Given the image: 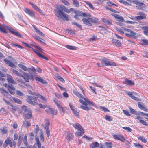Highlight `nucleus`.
<instances>
[{"label": "nucleus", "instance_id": "f257e3e1", "mask_svg": "<svg viewBox=\"0 0 148 148\" xmlns=\"http://www.w3.org/2000/svg\"><path fill=\"white\" fill-rule=\"evenodd\" d=\"M73 10V8H71L69 10L66 8L65 6L63 5H60L56 7V12L57 14L56 15L58 18H60L64 20L68 21L69 16V15L65 13V12L67 13H69L71 11Z\"/></svg>", "mask_w": 148, "mask_h": 148}, {"label": "nucleus", "instance_id": "f03ea898", "mask_svg": "<svg viewBox=\"0 0 148 148\" xmlns=\"http://www.w3.org/2000/svg\"><path fill=\"white\" fill-rule=\"evenodd\" d=\"M22 109L24 112L23 113L24 117L26 119H30L32 117V113L30 109H27L26 106L23 105L22 106Z\"/></svg>", "mask_w": 148, "mask_h": 148}, {"label": "nucleus", "instance_id": "7ed1b4c3", "mask_svg": "<svg viewBox=\"0 0 148 148\" xmlns=\"http://www.w3.org/2000/svg\"><path fill=\"white\" fill-rule=\"evenodd\" d=\"M82 21L83 23L89 26H92V23H97L98 22V19L96 18H89L88 19L83 18Z\"/></svg>", "mask_w": 148, "mask_h": 148}, {"label": "nucleus", "instance_id": "20e7f679", "mask_svg": "<svg viewBox=\"0 0 148 148\" xmlns=\"http://www.w3.org/2000/svg\"><path fill=\"white\" fill-rule=\"evenodd\" d=\"M101 65L102 66H116V64L110 61V60L106 58H103L100 59Z\"/></svg>", "mask_w": 148, "mask_h": 148}, {"label": "nucleus", "instance_id": "39448f33", "mask_svg": "<svg viewBox=\"0 0 148 148\" xmlns=\"http://www.w3.org/2000/svg\"><path fill=\"white\" fill-rule=\"evenodd\" d=\"M73 92L74 94L78 98L80 97L84 99L85 101L89 104V106L91 105L92 106H95L94 104L93 103L89 101L88 99L84 97V96L82 94L80 93L76 90H73Z\"/></svg>", "mask_w": 148, "mask_h": 148}, {"label": "nucleus", "instance_id": "423d86ee", "mask_svg": "<svg viewBox=\"0 0 148 148\" xmlns=\"http://www.w3.org/2000/svg\"><path fill=\"white\" fill-rule=\"evenodd\" d=\"M79 101L83 105H80V107L82 109L86 111H88L91 109V107L90 106H88V103L86 101H84V100L81 99H79Z\"/></svg>", "mask_w": 148, "mask_h": 148}, {"label": "nucleus", "instance_id": "0eeeda50", "mask_svg": "<svg viewBox=\"0 0 148 148\" xmlns=\"http://www.w3.org/2000/svg\"><path fill=\"white\" fill-rule=\"evenodd\" d=\"M37 99V97L34 96H29L27 99V101L29 103L35 106L37 104L35 101H36Z\"/></svg>", "mask_w": 148, "mask_h": 148}, {"label": "nucleus", "instance_id": "6e6552de", "mask_svg": "<svg viewBox=\"0 0 148 148\" xmlns=\"http://www.w3.org/2000/svg\"><path fill=\"white\" fill-rule=\"evenodd\" d=\"M112 136L114 139L120 140L122 142H123L125 140V137L121 134H117L113 135Z\"/></svg>", "mask_w": 148, "mask_h": 148}, {"label": "nucleus", "instance_id": "1a4fd4ad", "mask_svg": "<svg viewBox=\"0 0 148 148\" xmlns=\"http://www.w3.org/2000/svg\"><path fill=\"white\" fill-rule=\"evenodd\" d=\"M65 136V139L68 142L71 140L73 139V136L72 133L69 131L66 132Z\"/></svg>", "mask_w": 148, "mask_h": 148}, {"label": "nucleus", "instance_id": "9d476101", "mask_svg": "<svg viewBox=\"0 0 148 148\" xmlns=\"http://www.w3.org/2000/svg\"><path fill=\"white\" fill-rule=\"evenodd\" d=\"M6 27L12 33L14 34L16 36L20 38H21L22 37V36L21 34H20L18 32L16 31L13 29L9 28L7 27Z\"/></svg>", "mask_w": 148, "mask_h": 148}, {"label": "nucleus", "instance_id": "9b49d317", "mask_svg": "<svg viewBox=\"0 0 148 148\" xmlns=\"http://www.w3.org/2000/svg\"><path fill=\"white\" fill-rule=\"evenodd\" d=\"M24 11L27 14L31 17H34V12L32 10L27 8H25L23 9Z\"/></svg>", "mask_w": 148, "mask_h": 148}, {"label": "nucleus", "instance_id": "f8f14e48", "mask_svg": "<svg viewBox=\"0 0 148 148\" xmlns=\"http://www.w3.org/2000/svg\"><path fill=\"white\" fill-rule=\"evenodd\" d=\"M46 111L49 113L53 115H56L57 113V111L56 110L53 108H48L46 110Z\"/></svg>", "mask_w": 148, "mask_h": 148}, {"label": "nucleus", "instance_id": "ddd939ff", "mask_svg": "<svg viewBox=\"0 0 148 148\" xmlns=\"http://www.w3.org/2000/svg\"><path fill=\"white\" fill-rule=\"evenodd\" d=\"M69 105L70 108L72 110L73 113L76 116H78V113L79 111L77 109L75 108L70 103H69Z\"/></svg>", "mask_w": 148, "mask_h": 148}, {"label": "nucleus", "instance_id": "4468645a", "mask_svg": "<svg viewBox=\"0 0 148 148\" xmlns=\"http://www.w3.org/2000/svg\"><path fill=\"white\" fill-rule=\"evenodd\" d=\"M7 80L9 83L14 84H17L16 82L14 80L13 77L7 74Z\"/></svg>", "mask_w": 148, "mask_h": 148}, {"label": "nucleus", "instance_id": "2eb2a0df", "mask_svg": "<svg viewBox=\"0 0 148 148\" xmlns=\"http://www.w3.org/2000/svg\"><path fill=\"white\" fill-rule=\"evenodd\" d=\"M7 88L10 92L12 94H14L15 93V88L12 85H10L8 86Z\"/></svg>", "mask_w": 148, "mask_h": 148}, {"label": "nucleus", "instance_id": "dca6fc26", "mask_svg": "<svg viewBox=\"0 0 148 148\" xmlns=\"http://www.w3.org/2000/svg\"><path fill=\"white\" fill-rule=\"evenodd\" d=\"M35 80L36 81L40 82L43 84H47V82L43 79L41 77H35Z\"/></svg>", "mask_w": 148, "mask_h": 148}, {"label": "nucleus", "instance_id": "f3484780", "mask_svg": "<svg viewBox=\"0 0 148 148\" xmlns=\"http://www.w3.org/2000/svg\"><path fill=\"white\" fill-rule=\"evenodd\" d=\"M125 30L129 32L131 38H134L136 34L133 31L127 29H124Z\"/></svg>", "mask_w": 148, "mask_h": 148}, {"label": "nucleus", "instance_id": "a211bd4d", "mask_svg": "<svg viewBox=\"0 0 148 148\" xmlns=\"http://www.w3.org/2000/svg\"><path fill=\"white\" fill-rule=\"evenodd\" d=\"M72 125L75 129L78 130L79 131H82V130L83 129L82 127L79 123L73 124Z\"/></svg>", "mask_w": 148, "mask_h": 148}, {"label": "nucleus", "instance_id": "6ab92c4d", "mask_svg": "<svg viewBox=\"0 0 148 148\" xmlns=\"http://www.w3.org/2000/svg\"><path fill=\"white\" fill-rule=\"evenodd\" d=\"M4 61L6 64H7L10 66L13 67L14 66V64L8 59H4Z\"/></svg>", "mask_w": 148, "mask_h": 148}, {"label": "nucleus", "instance_id": "aec40b11", "mask_svg": "<svg viewBox=\"0 0 148 148\" xmlns=\"http://www.w3.org/2000/svg\"><path fill=\"white\" fill-rule=\"evenodd\" d=\"M133 2L136 5H138L140 7H143L145 5L143 3H141L137 0H134Z\"/></svg>", "mask_w": 148, "mask_h": 148}, {"label": "nucleus", "instance_id": "412c9836", "mask_svg": "<svg viewBox=\"0 0 148 148\" xmlns=\"http://www.w3.org/2000/svg\"><path fill=\"white\" fill-rule=\"evenodd\" d=\"M101 20L103 22L107 25H108L110 26L112 25V22L111 20H109L105 18H102Z\"/></svg>", "mask_w": 148, "mask_h": 148}, {"label": "nucleus", "instance_id": "4be33fe9", "mask_svg": "<svg viewBox=\"0 0 148 148\" xmlns=\"http://www.w3.org/2000/svg\"><path fill=\"white\" fill-rule=\"evenodd\" d=\"M123 83L124 84L127 85H134V83L133 81L126 79H125Z\"/></svg>", "mask_w": 148, "mask_h": 148}, {"label": "nucleus", "instance_id": "5701e85b", "mask_svg": "<svg viewBox=\"0 0 148 148\" xmlns=\"http://www.w3.org/2000/svg\"><path fill=\"white\" fill-rule=\"evenodd\" d=\"M33 28L34 29L35 32L39 34L40 36H44V34L39 30L34 25H32Z\"/></svg>", "mask_w": 148, "mask_h": 148}, {"label": "nucleus", "instance_id": "b1692460", "mask_svg": "<svg viewBox=\"0 0 148 148\" xmlns=\"http://www.w3.org/2000/svg\"><path fill=\"white\" fill-rule=\"evenodd\" d=\"M112 42L113 43H114L117 47H119L121 46V43L118 40H116L115 39H113L112 40Z\"/></svg>", "mask_w": 148, "mask_h": 148}, {"label": "nucleus", "instance_id": "393cba45", "mask_svg": "<svg viewBox=\"0 0 148 148\" xmlns=\"http://www.w3.org/2000/svg\"><path fill=\"white\" fill-rule=\"evenodd\" d=\"M23 125L24 126H30L31 125V123L29 121H27L26 120H25L23 121Z\"/></svg>", "mask_w": 148, "mask_h": 148}, {"label": "nucleus", "instance_id": "a878e982", "mask_svg": "<svg viewBox=\"0 0 148 148\" xmlns=\"http://www.w3.org/2000/svg\"><path fill=\"white\" fill-rule=\"evenodd\" d=\"M50 125V123L49 120L48 119H46L45 124L42 123V125L44 127V128H45V127L46 126L47 127H49Z\"/></svg>", "mask_w": 148, "mask_h": 148}, {"label": "nucleus", "instance_id": "bb28decb", "mask_svg": "<svg viewBox=\"0 0 148 148\" xmlns=\"http://www.w3.org/2000/svg\"><path fill=\"white\" fill-rule=\"evenodd\" d=\"M99 144L98 143L95 142L94 143H92L90 145V147L91 148H96L98 147Z\"/></svg>", "mask_w": 148, "mask_h": 148}, {"label": "nucleus", "instance_id": "cd10ccee", "mask_svg": "<svg viewBox=\"0 0 148 148\" xmlns=\"http://www.w3.org/2000/svg\"><path fill=\"white\" fill-rule=\"evenodd\" d=\"M144 34L148 36V27H143Z\"/></svg>", "mask_w": 148, "mask_h": 148}, {"label": "nucleus", "instance_id": "c85d7f7f", "mask_svg": "<svg viewBox=\"0 0 148 148\" xmlns=\"http://www.w3.org/2000/svg\"><path fill=\"white\" fill-rule=\"evenodd\" d=\"M24 79L25 81L27 82H29V75L27 74H25L22 77Z\"/></svg>", "mask_w": 148, "mask_h": 148}, {"label": "nucleus", "instance_id": "c756f323", "mask_svg": "<svg viewBox=\"0 0 148 148\" xmlns=\"http://www.w3.org/2000/svg\"><path fill=\"white\" fill-rule=\"evenodd\" d=\"M29 4L31 5L32 7L36 10L38 11L39 12H40L41 10L40 9L38 8V7L36 6L35 4H34L32 3L31 2H29Z\"/></svg>", "mask_w": 148, "mask_h": 148}, {"label": "nucleus", "instance_id": "7c9ffc66", "mask_svg": "<svg viewBox=\"0 0 148 148\" xmlns=\"http://www.w3.org/2000/svg\"><path fill=\"white\" fill-rule=\"evenodd\" d=\"M11 70L13 72V73L16 74L17 76L21 77H23V75H22L20 73L16 70H14L13 69H11Z\"/></svg>", "mask_w": 148, "mask_h": 148}, {"label": "nucleus", "instance_id": "2f4dec72", "mask_svg": "<svg viewBox=\"0 0 148 148\" xmlns=\"http://www.w3.org/2000/svg\"><path fill=\"white\" fill-rule=\"evenodd\" d=\"M82 131H80V132H77L76 133V135L77 136H82V134L84 133V129H82Z\"/></svg>", "mask_w": 148, "mask_h": 148}, {"label": "nucleus", "instance_id": "473e14b6", "mask_svg": "<svg viewBox=\"0 0 148 148\" xmlns=\"http://www.w3.org/2000/svg\"><path fill=\"white\" fill-rule=\"evenodd\" d=\"M115 29L118 31L119 33H120L121 34H124L123 32V28H121L120 29L118 28L117 27H115Z\"/></svg>", "mask_w": 148, "mask_h": 148}, {"label": "nucleus", "instance_id": "72a5a7b5", "mask_svg": "<svg viewBox=\"0 0 148 148\" xmlns=\"http://www.w3.org/2000/svg\"><path fill=\"white\" fill-rule=\"evenodd\" d=\"M130 109L131 113H132L134 114L137 115H139V112H137L136 111H135L134 109L132 108L131 107L130 108Z\"/></svg>", "mask_w": 148, "mask_h": 148}, {"label": "nucleus", "instance_id": "f704fd0d", "mask_svg": "<svg viewBox=\"0 0 148 148\" xmlns=\"http://www.w3.org/2000/svg\"><path fill=\"white\" fill-rule=\"evenodd\" d=\"M3 100L7 104L9 105L13 109H14L15 108V106H13L12 104H11L8 101L6 100L5 99H3Z\"/></svg>", "mask_w": 148, "mask_h": 148}, {"label": "nucleus", "instance_id": "c9c22d12", "mask_svg": "<svg viewBox=\"0 0 148 148\" xmlns=\"http://www.w3.org/2000/svg\"><path fill=\"white\" fill-rule=\"evenodd\" d=\"M60 110V112L62 115H64L65 112V110L63 107L61 106L58 108Z\"/></svg>", "mask_w": 148, "mask_h": 148}, {"label": "nucleus", "instance_id": "e433bc0d", "mask_svg": "<svg viewBox=\"0 0 148 148\" xmlns=\"http://www.w3.org/2000/svg\"><path fill=\"white\" fill-rule=\"evenodd\" d=\"M53 101L55 104H56L58 108L61 106L60 105V102L56 99H54Z\"/></svg>", "mask_w": 148, "mask_h": 148}, {"label": "nucleus", "instance_id": "4c0bfd02", "mask_svg": "<svg viewBox=\"0 0 148 148\" xmlns=\"http://www.w3.org/2000/svg\"><path fill=\"white\" fill-rule=\"evenodd\" d=\"M142 42L141 44L142 45H148V40L146 39H142Z\"/></svg>", "mask_w": 148, "mask_h": 148}, {"label": "nucleus", "instance_id": "58836bf2", "mask_svg": "<svg viewBox=\"0 0 148 148\" xmlns=\"http://www.w3.org/2000/svg\"><path fill=\"white\" fill-rule=\"evenodd\" d=\"M106 146V148H112L111 142H105L104 144Z\"/></svg>", "mask_w": 148, "mask_h": 148}, {"label": "nucleus", "instance_id": "ea45409f", "mask_svg": "<svg viewBox=\"0 0 148 148\" xmlns=\"http://www.w3.org/2000/svg\"><path fill=\"white\" fill-rule=\"evenodd\" d=\"M73 25H75L78 28L80 29V30H82V26L81 25L78 24L77 23L75 22H73L72 23Z\"/></svg>", "mask_w": 148, "mask_h": 148}, {"label": "nucleus", "instance_id": "a19ab883", "mask_svg": "<svg viewBox=\"0 0 148 148\" xmlns=\"http://www.w3.org/2000/svg\"><path fill=\"white\" fill-rule=\"evenodd\" d=\"M45 132L47 135V136L49 137L50 135V130L49 127H45Z\"/></svg>", "mask_w": 148, "mask_h": 148}, {"label": "nucleus", "instance_id": "79ce46f5", "mask_svg": "<svg viewBox=\"0 0 148 148\" xmlns=\"http://www.w3.org/2000/svg\"><path fill=\"white\" fill-rule=\"evenodd\" d=\"M13 99L15 103L19 104H22V102L20 99L16 98H14Z\"/></svg>", "mask_w": 148, "mask_h": 148}, {"label": "nucleus", "instance_id": "37998d69", "mask_svg": "<svg viewBox=\"0 0 148 148\" xmlns=\"http://www.w3.org/2000/svg\"><path fill=\"white\" fill-rule=\"evenodd\" d=\"M138 139L144 143H146L147 142V140L145 139V138L142 136L138 137Z\"/></svg>", "mask_w": 148, "mask_h": 148}, {"label": "nucleus", "instance_id": "c03bdc74", "mask_svg": "<svg viewBox=\"0 0 148 148\" xmlns=\"http://www.w3.org/2000/svg\"><path fill=\"white\" fill-rule=\"evenodd\" d=\"M138 13L139 16H141L144 19H145L146 18V16L144 13L142 12H139Z\"/></svg>", "mask_w": 148, "mask_h": 148}, {"label": "nucleus", "instance_id": "a18cd8bd", "mask_svg": "<svg viewBox=\"0 0 148 148\" xmlns=\"http://www.w3.org/2000/svg\"><path fill=\"white\" fill-rule=\"evenodd\" d=\"M18 65L20 68H21L24 71H27V67L23 64H18Z\"/></svg>", "mask_w": 148, "mask_h": 148}, {"label": "nucleus", "instance_id": "49530a36", "mask_svg": "<svg viewBox=\"0 0 148 148\" xmlns=\"http://www.w3.org/2000/svg\"><path fill=\"white\" fill-rule=\"evenodd\" d=\"M80 15L81 16L83 17H89V14L87 13H80Z\"/></svg>", "mask_w": 148, "mask_h": 148}, {"label": "nucleus", "instance_id": "de8ad7c7", "mask_svg": "<svg viewBox=\"0 0 148 148\" xmlns=\"http://www.w3.org/2000/svg\"><path fill=\"white\" fill-rule=\"evenodd\" d=\"M66 47L68 49L71 50L76 49L77 48L76 47L69 46V45H66Z\"/></svg>", "mask_w": 148, "mask_h": 148}, {"label": "nucleus", "instance_id": "09e8293b", "mask_svg": "<svg viewBox=\"0 0 148 148\" xmlns=\"http://www.w3.org/2000/svg\"><path fill=\"white\" fill-rule=\"evenodd\" d=\"M73 4L76 7H79V4L77 0H73Z\"/></svg>", "mask_w": 148, "mask_h": 148}, {"label": "nucleus", "instance_id": "8fccbe9b", "mask_svg": "<svg viewBox=\"0 0 148 148\" xmlns=\"http://www.w3.org/2000/svg\"><path fill=\"white\" fill-rule=\"evenodd\" d=\"M105 119L109 121H110L112 120V119L111 118V117L110 116H108L106 115L105 116Z\"/></svg>", "mask_w": 148, "mask_h": 148}, {"label": "nucleus", "instance_id": "3c124183", "mask_svg": "<svg viewBox=\"0 0 148 148\" xmlns=\"http://www.w3.org/2000/svg\"><path fill=\"white\" fill-rule=\"evenodd\" d=\"M23 139V138L20 136H19V138L18 139V146H20L21 144L22 140Z\"/></svg>", "mask_w": 148, "mask_h": 148}, {"label": "nucleus", "instance_id": "603ef678", "mask_svg": "<svg viewBox=\"0 0 148 148\" xmlns=\"http://www.w3.org/2000/svg\"><path fill=\"white\" fill-rule=\"evenodd\" d=\"M134 145L135 147H137L138 148H143V146L142 145H140L139 143H134Z\"/></svg>", "mask_w": 148, "mask_h": 148}, {"label": "nucleus", "instance_id": "864d4df0", "mask_svg": "<svg viewBox=\"0 0 148 148\" xmlns=\"http://www.w3.org/2000/svg\"><path fill=\"white\" fill-rule=\"evenodd\" d=\"M61 1L66 5L69 6L70 5V3L66 0H61Z\"/></svg>", "mask_w": 148, "mask_h": 148}, {"label": "nucleus", "instance_id": "5fc2aeb1", "mask_svg": "<svg viewBox=\"0 0 148 148\" xmlns=\"http://www.w3.org/2000/svg\"><path fill=\"white\" fill-rule=\"evenodd\" d=\"M122 128L123 129H124L125 130H127L129 132H131L132 130L129 127H123Z\"/></svg>", "mask_w": 148, "mask_h": 148}, {"label": "nucleus", "instance_id": "6e6d98bb", "mask_svg": "<svg viewBox=\"0 0 148 148\" xmlns=\"http://www.w3.org/2000/svg\"><path fill=\"white\" fill-rule=\"evenodd\" d=\"M86 4L88 5L89 7L91 9H94V8L91 3L89 2H86Z\"/></svg>", "mask_w": 148, "mask_h": 148}, {"label": "nucleus", "instance_id": "4d7b16f0", "mask_svg": "<svg viewBox=\"0 0 148 148\" xmlns=\"http://www.w3.org/2000/svg\"><path fill=\"white\" fill-rule=\"evenodd\" d=\"M38 96L42 100H43L45 101H47V99L45 97H43L42 96L40 95H38Z\"/></svg>", "mask_w": 148, "mask_h": 148}, {"label": "nucleus", "instance_id": "13d9d810", "mask_svg": "<svg viewBox=\"0 0 148 148\" xmlns=\"http://www.w3.org/2000/svg\"><path fill=\"white\" fill-rule=\"evenodd\" d=\"M82 138H85L86 140H90L93 139V138L88 137L86 135H84V136L82 137Z\"/></svg>", "mask_w": 148, "mask_h": 148}, {"label": "nucleus", "instance_id": "bf43d9fd", "mask_svg": "<svg viewBox=\"0 0 148 148\" xmlns=\"http://www.w3.org/2000/svg\"><path fill=\"white\" fill-rule=\"evenodd\" d=\"M139 121L142 124L145 125L147 126V123L145 121L143 120H140Z\"/></svg>", "mask_w": 148, "mask_h": 148}, {"label": "nucleus", "instance_id": "052dcab7", "mask_svg": "<svg viewBox=\"0 0 148 148\" xmlns=\"http://www.w3.org/2000/svg\"><path fill=\"white\" fill-rule=\"evenodd\" d=\"M123 112L124 114L127 116H130V114H129L128 111L125 110H123Z\"/></svg>", "mask_w": 148, "mask_h": 148}, {"label": "nucleus", "instance_id": "680f3d73", "mask_svg": "<svg viewBox=\"0 0 148 148\" xmlns=\"http://www.w3.org/2000/svg\"><path fill=\"white\" fill-rule=\"evenodd\" d=\"M16 93L17 95L20 96H22L24 95L23 93L19 90L16 91Z\"/></svg>", "mask_w": 148, "mask_h": 148}, {"label": "nucleus", "instance_id": "e2e57ef3", "mask_svg": "<svg viewBox=\"0 0 148 148\" xmlns=\"http://www.w3.org/2000/svg\"><path fill=\"white\" fill-rule=\"evenodd\" d=\"M138 107L141 109L143 110H144V108H145L143 105L142 104L138 103Z\"/></svg>", "mask_w": 148, "mask_h": 148}, {"label": "nucleus", "instance_id": "0e129e2a", "mask_svg": "<svg viewBox=\"0 0 148 148\" xmlns=\"http://www.w3.org/2000/svg\"><path fill=\"white\" fill-rule=\"evenodd\" d=\"M40 137L41 140H42L43 141H44V135L42 132H41L40 133Z\"/></svg>", "mask_w": 148, "mask_h": 148}, {"label": "nucleus", "instance_id": "69168bd1", "mask_svg": "<svg viewBox=\"0 0 148 148\" xmlns=\"http://www.w3.org/2000/svg\"><path fill=\"white\" fill-rule=\"evenodd\" d=\"M39 107L42 108H45L47 107V106L46 105H43L42 104H40L39 105Z\"/></svg>", "mask_w": 148, "mask_h": 148}, {"label": "nucleus", "instance_id": "338daca9", "mask_svg": "<svg viewBox=\"0 0 148 148\" xmlns=\"http://www.w3.org/2000/svg\"><path fill=\"white\" fill-rule=\"evenodd\" d=\"M120 2L125 5H130V4L128 3L127 2V1H124V0H122V1H120Z\"/></svg>", "mask_w": 148, "mask_h": 148}, {"label": "nucleus", "instance_id": "774afa93", "mask_svg": "<svg viewBox=\"0 0 148 148\" xmlns=\"http://www.w3.org/2000/svg\"><path fill=\"white\" fill-rule=\"evenodd\" d=\"M135 18L137 19V20H141L143 19H144L141 16H135Z\"/></svg>", "mask_w": 148, "mask_h": 148}]
</instances>
